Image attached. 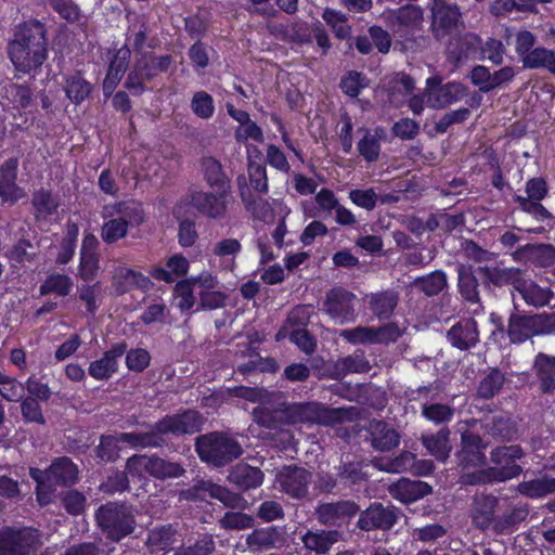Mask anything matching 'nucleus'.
<instances>
[{"label":"nucleus","instance_id":"nucleus-1","mask_svg":"<svg viewBox=\"0 0 555 555\" xmlns=\"http://www.w3.org/2000/svg\"><path fill=\"white\" fill-rule=\"evenodd\" d=\"M103 217L107 220L102 225L101 236L107 244L124 238L130 227H139L145 220L142 204L134 201L105 206Z\"/></svg>","mask_w":555,"mask_h":555},{"label":"nucleus","instance_id":"nucleus-2","mask_svg":"<svg viewBox=\"0 0 555 555\" xmlns=\"http://www.w3.org/2000/svg\"><path fill=\"white\" fill-rule=\"evenodd\" d=\"M196 452L203 462L220 467L241 456L243 449L231 436L210 433L197 437Z\"/></svg>","mask_w":555,"mask_h":555},{"label":"nucleus","instance_id":"nucleus-3","mask_svg":"<svg viewBox=\"0 0 555 555\" xmlns=\"http://www.w3.org/2000/svg\"><path fill=\"white\" fill-rule=\"evenodd\" d=\"M522 451L518 446H503L491 452L492 466L481 469L473 478L466 481L470 485L489 481H504L516 477L520 473V466L516 461L520 459Z\"/></svg>","mask_w":555,"mask_h":555},{"label":"nucleus","instance_id":"nucleus-4","mask_svg":"<svg viewBox=\"0 0 555 555\" xmlns=\"http://www.w3.org/2000/svg\"><path fill=\"white\" fill-rule=\"evenodd\" d=\"M289 423H319L330 425L343 422L348 417L346 409H330L320 403L293 404L285 409Z\"/></svg>","mask_w":555,"mask_h":555},{"label":"nucleus","instance_id":"nucleus-5","mask_svg":"<svg viewBox=\"0 0 555 555\" xmlns=\"http://www.w3.org/2000/svg\"><path fill=\"white\" fill-rule=\"evenodd\" d=\"M35 22L28 21L16 28L9 44V55L17 72L29 74L35 65L33 52Z\"/></svg>","mask_w":555,"mask_h":555},{"label":"nucleus","instance_id":"nucleus-6","mask_svg":"<svg viewBox=\"0 0 555 555\" xmlns=\"http://www.w3.org/2000/svg\"><path fill=\"white\" fill-rule=\"evenodd\" d=\"M96 519L108 537L115 541L130 534L134 528L132 515L125 505L106 504L99 508Z\"/></svg>","mask_w":555,"mask_h":555},{"label":"nucleus","instance_id":"nucleus-7","mask_svg":"<svg viewBox=\"0 0 555 555\" xmlns=\"http://www.w3.org/2000/svg\"><path fill=\"white\" fill-rule=\"evenodd\" d=\"M233 203L234 197L230 185L219 188L216 192L197 191L190 195V204L199 214L211 219L225 217Z\"/></svg>","mask_w":555,"mask_h":555},{"label":"nucleus","instance_id":"nucleus-8","mask_svg":"<svg viewBox=\"0 0 555 555\" xmlns=\"http://www.w3.org/2000/svg\"><path fill=\"white\" fill-rule=\"evenodd\" d=\"M487 446L479 436L468 433L462 435V450L459 457L463 470V483L469 485L466 481L467 478H473L481 469H488L483 452Z\"/></svg>","mask_w":555,"mask_h":555},{"label":"nucleus","instance_id":"nucleus-9","mask_svg":"<svg viewBox=\"0 0 555 555\" xmlns=\"http://www.w3.org/2000/svg\"><path fill=\"white\" fill-rule=\"evenodd\" d=\"M525 191L526 196H514V201L518 204L519 208L531 215L538 221L551 218L552 215L541 204V201L545 198L548 192L545 180L542 178L529 179L526 182Z\"/></svg>","mask_w":555,"mask_h":555},{"label":"nucleus","instance_id":"nucleus-10","mask_svg":"<svg viewBox=\"0 0 555 555\" xmlns=\"http://www.w3.org/2000/svg\"><path fill=\"white\" fill-rule=\"evenodd\" d=\"M78 480V467L67 457L55 460L44 473V479L39 480L37 476V501L46 504L48 501L40 496L44 488L53 486H67Z\"/></svg>","mask_w":555,"mask_h":555},{"label":"nucleus","instance_id":"nucleus-11","mask_svg":"<svg viewBox=\"0 0 555 555\" xmlns=\"http://www.w3.org/2000/svg\"><path fill=\"white\" fill-rule=\"evenodd\" d=\"M35 543L31 528L2 527L0 529V555H27Z\"/></svg>","mask_w":555,"mask_h":555},{"label":"nucleus","instance_id":"nucleus-12","mask_svg":"<svg viewBox=\"0 0 555 555\" xmlns=\"http://www.w3.org/2000/svg\"><path fill=\"white\" fill-rule=\"evenodd\" d=\"M465 94L464 86L459 82L439 85L434 78L427 79L426 96L428 107L435 109L444 108L463 99Z\"/></svg>","mask_w":555,"mask_h":555},{"label":"nucleus","instance_id":"nucleus-13","mask_svg":"<svg viewBox=\"0 0 555 555\" xmlns=\"http://www.w3.org/2000/svg\"><path fill=\"white\" fill-rule=\"evenodd\" d=\"M16 158H9L0 166V199L3 204L14 205L26 197L24 188L17 184Z\"/></svg>","mask_w":555,"mask_h":555},{"label":"nucleus","instance_id":"nucleus-14","mask_svg":"<svg viewBox=\"0 0 555 555\" xmlns=\"http://www.w3.org/2000/svg\"><path fill=\"white\" fill-rule=\"evenodd\" d=\"M203 417L196 411H185L181 414H175L164 417L156 425L159 434H194L202 429Z\"/></svg>","mask_w":555,"mask_h":555},{"label":"nucleus","instance_id":"nucleus-15","mask_svg":"<svg viewBox=\"0 0 555 555\" xmlns=\"http://www.w3.org/2000/svg\"><path fill=\"white\" fill-rule=\"evenodd\" d=\"M463 22L456 5L447 4L442 0H436L433 5V31L437 38H442L452 30L457 29Z\"/></svg>","mask_w":555,"mask_h":555},{"label":"nucleus","instance_id":"nucleus-16","mask_svg":"<svg viewBox=\"0 0 555 555\" xmlns=\"http://www.w3.org/2000/svg\"><path fill=\"white\" fill-rule=\"evenodd\" d=\"M354 296L344 289H332L327 293L324 302L325 312L337 324H344L354 319Z\"/></svg>","mask_w":555,"mask_h":555},{"label":"nucleus","instance_id":"nucleus-17","mask_svg":"<svg viewBox=\"0 0 555 555\" xmlns=\"http://www.w3.org/2000/svg\"><path fill=\"white\" fill-rule=\"evenodd\" d=\"M382 17L388 27L399 30H413L423 22V12L416 5H405L398 10H386Z\"/></svg>","mask_w":555,"mask_h":555},{"label":"nucleus","instance_id":"nucleus-18","mask_svg":"<svg viewBox=\"0 0 555 555\" xmlns=\"http://www.w3.org/2000/svg\"><path fill=\"white\" fill-rule=\"evenodd\" d=\"M397 518L395 507L373 504L361 514L358 525L362 530H387L395 525Z\"/></svg>","mask_w":555,"mask_h":555},{"label":"nucleus","instance_id":"nucleus-19","mask_svg":"<svg viewBox=\"0 0 555 555\" xmlns=\"http://www.w3.org/2000/svg\"><path fill=\"white\" fill-rule=\"evenodd\" d=\"M359 511L351 501L321 504L317 509L318 519L326 526H340L347 522Z\"/></svg>","mask_w":555,"mask_h":555},{"label":"nucleus","instance_id":"nucleus-20","mask_svg":"<svg viewBox=\"0 0 555 555\" xmlns=\"http://www.w3.org/2000/svg\"><path fill=\"white\" fill-rule=\"evenodd\" d=\"M242 250V245L236 238H222L218 241L211 250L210 264L221 271L233 272L236 267V257Z\"/></svg>","mask_w":555,"mask_h":555},{"label":"nucleus","instance_id":"nucleus-21","mask_svg":"<svg viewBox=\"0 0 555 555\" xmlns=\"http://www.w3.org/2000/svg\"><path fill=\"white\" fill-rule=\"evenodd\" d=\"M151 285L147 276L125 266H117L112 274V287L117 294H125L134 287L147 291Z\"/></svg>","mask_w":555,"mask_h":555},{"label":"nucleus","instance_id":"nucleus-22","mask_svg":"<svg viewBox=\"0 0 555 555\" xmlns=\"http://www.w3.org/2000/svg\"><path fill=\"white\" fill-rule=\"evenodd\" d=\"M125 344H117L109 350L105 351L99 360L92 361L88 372L91 377L98 380L108 379L118 370V359L126 352Z\"/></svg>","mask_w":555,"mask_h":555},{"label":"nucleus","instance_id":"nucleus-23","mask_svg":"<svg viewBox=\"0 0 555 555\" xmlns=\"http://www.w3.org/2000/svg\"><path fill=\"white\" fill-rule=\"evenodd\" d=\"M276 478L284 492L294 498H300L307 492L310 474L305 468L285 467Z\"/></svg>","mask_w":555,"mask_h":555},{"label":"nucleus","instance_id":"nucleus-24","mask_svg":"<svg viewBox=\"0 0 555 555\" xmlns=\"http://www.w3.org/2000/svg\"><path fill=\"white\" fill-rule=\"evenodd\" d=\"M516 292L529 306L543 307L551 304L554 296L552 289L547 286H541L530 279L521 276Z\"/></svg>","mask_w":555,"mask_h":555},{"label":"nucleus","instance_id":"nucleus-25","mask_svg":"<svg viewBox=\"0 0 555 555\" xmlns=\"http://www.w3.org/2000/svg\"><path fill=\"white\" fill-rule=\"evenodd\" d=\"M431 488L426 482L405 478L390 485L388 488L391 496L402 503L417 501L428 494Z\"/></svg>","mask_w":555,"mask_h":555},{"label":"nucleus","instance_id":"nucleus-26","mask_svg":"<svg viewBox=\"0 0 555 555\" xmlns=\"http://www.w3.org/2000/svg\"><path fill=\"white\" fill-rule=\"evenodd\" d=\"M237 189L240 192V196L242 202L244 203L247 210L253 212V215L266 222H270L273 220V210L270 204L261 198H254L249 188L247 186L246 177L241 175L237 178Z\"/></svg>","mask_w":555,"mask_h":555},{"label":"nucleus","instance_id":"nucleus-27","mask_svg":"<svg viewBox=\"0 0 555 555\" xmlns=\"http://www.w3.org/2000/svg\"><path fill=\"white\" fill-rule=\"evenodd\" d=\"M302 210L306 218H315L321 215H331L339 205L334 192L328 189H321L313 201L302 202Z\"/></svg>","mask_w":555,"mask_h":555},{"label":"nucleus","instance_id":"nucleus-28","mask_svg":"<svg viewBox=\"0 0 555 555\" xmlns=\"http://www.w3.org/2000/svg\"><path fill=\"white\" fill-rule=\"evenodd\" d=\"M477 323L473 319L462 320L451 327L448 333L451 344L459 349H468L478 341Z\"/></svg>","mask_w":555,"mask_h":555},{"label":"nucleus","instance_id":"nucleus-29","mask_svg":"<svg viewBox=\"0 0 555 555\" xmlns=\"http://www.w3.org/2000/svg\"><path fill=\"white\" fill-rule=\"evenodd\" d=\"M130 59V50L126 47L119 49L108 67L106 77L103 81L104 95L111 96L124 76Z\"/></svg>","mask_w":555,"mask_h":555},{"label":"nucleus","instance_id":"nucleus-30","mask_svg":"<svg viewBox=\"0 0 555 555\" xmlns=\"http://www.w3.org/2000/svg\"><path fill=\"white\" fill-rule=\"evenodd\" d=\"M369 431L371 435L372 447L375 450L382 452L389 451L396 448L400 442L399 434L384 422H371Z\"/></svg>","mask_w":555,"mask_h":555},{"label":"nucleus","instance_id":"nucleus-31","mask_svg":"<svg viewBox=\"0 0 555 555\" xmlns=\"http://www.w3.org/2000/svg\"><path fill=\"white\" fill-rule=\"evenodd\" d=\"M282 540L281 533L274 527L255 529L246 537V544L253 552L272 548Z\"/></svg>","mask_w":555,"mask_h":555},{"label":"nucleus","instance_id":"nucleus-32","mask_svg":"<svg viewBox=\"0 0 555 555\" xmlns=\"http://www.w3.org/2000/svg\"><path fill=\"white\" fill-rule=\"evenodd\" d=\"M338 539L339 533L336 530L321 532L307 531L301 537L305 547L309 551L315 552L317 554L327 553Z\"/></svg>","mask_w":555,"mask_h":555},{"label":"nucleus","instance_id":"nucleus-33","mask_svg":"<svg viewBox=\"0 0 555 555\" xmlns=\"http://www.w3.org/2000/svg\"><path fill=\"white\" fill-rule=\"evenodd\" d=\"M189 267V260L184 256L177 254L167 260L166 268L154 269L152 275L156 280L171 283L176 278L186 274Z\"/></svg>","mask_w":555,"mask_h":555},{"label":"nucleus","instance_id":"nucleus-34","mask_svg":"<svg viewBox=\"0 0 555 555\" xmlns=\"http://www.w3.org/2000/svg\"><path fill=\"white\" fill-rule=\"evenodd\" d=\"M449 435L448 429H441L435 435L423 436L422 442L433 456L443 462L449 457L452 450Z\"/></svg>","mask_w":555,"mask_h":555},{"label":"nucleus","instance_id":"nucleus-35","mask_svg":"<svg viewBox=\"0 0 555 555\" xmlns=\"http://www.w3.org/2000/svg\"><path fill=\"white\" fill-rule=\"evenodd\" d=\"M496 500L490 495H480L475 499L473 521L481 529L488 528L493 520Z\"/></svg>","mask_w":555,"mask_h":555},{"label":"nucleus","instance_id":"nucleus-36","mask_svg":"<svg viewBox=\"0 0 555 555\" xmlns=\"http://www.w3.org/2000/svg\"><path fill=\"white\" fill-rule=\"evenodd\" d=\"M456 272L459 288L463 298L467 301L477 302L479 300L478 282L473 274L472 268L466 264H459Z\"/></svg>","mask_w":555,"mask_h":555},{"label":"nucleus","instance_id":"nucleus-37","mask_svg":"<svg viewBox=\"0 0 555 555\" xmlns=\"http://www.w3.org/2000/svg\"><path fill=\"white\" fill-rule=\"evenodd\" d=\"M230 478L242 488H256L262 483L263 474L257 468L247 464H238L231 473Z\"/></svg>","mask_w":555,"mask_h":555},{"label":"nucleus","instance_id":"nucleus-38","mask_svg":"<svg viewBox=\"0 0 555 555\" xmlns=\"http://www.w3.org/2000/svg\"><path fill=\"white\" fill-rule=\"evenodd\" d=\"M384 135L382 129L366 131L363 138L358 142L357 147L360 155L369 163L376 162L380 153V139Z\"/></svg>","mask_w":555,"mask_h":555},{"label":"nucleus","instance_id":"nucleus-39","mask_svg":"<svg viewBox=\"0 0 555 555\" xmlns=\"http://www.w3.org/2000/svg\"><path fill=\"white\" fill-rule=\"evenodd\" d=\"M371 369L370 362L362 352H356L338 359L334 364L336 376H343L349 373H365Z\"/></svg>","mask_w":555,"mask_h":555},{"label":"nucleus","instance_id":"nucleus-40","mask_svg":"<svg viewBox=\"0 0 555 555\" xmlns=\"http://www.w3.org/2000/svg\"><path fill=\"white\" fill-rule=\"evenodd\" d=\"M537 374L541 379V388L547 392L555 388V358L539 353L534 361Z\"/></svg>","mask_w":555,"mask_h":555},{"label":"nucleus","instance_id":"nucleus-41","mask_svg":"<svg viewBox=\"0 0 555 555\" xmlns=\"http://www.w3.org/2000/svg\"><path fill=\"white\" fill-rule=\"evenodd\" d=\"M526 68H544L555 74V51L542 47L534 48L524 57Z\"/></svg>","mask_w":555,"mask_h":555},{"label":"nucleus","instance_id":"nucleus-42","mask_svg":"<svg viewBox=\"0 0 555 555\" xmlns=\"http://www.w3.org/2000/svg\"><path fill=\"white\" fill-rule=\"evenodd\" d=\"M485 273L492 284L496 286L512 285L515 291L522 276L521 271L516 268H486Z\"/></svg>","mask_w":555,"mask_h":555},{"label":"nucleus","instance_id":"nucleus-43","mask_svg":"<svg viewBox=\"0 0 555 555\" xmlns=\"http://www.w3.org/2000/svg\"><path fill=\"white\" fill-rule=\"evenodd\" d=\"M531 315H512L508 322V336L513 343L520 344L534 336Z\"/></svg>","mask_w":555,"mask_h":555},{"label":"nucleus","instance_id":"nucleus-44","mask_svg":"<svg viewBox=\"0 0 555 555\" xmlns=\"http://www.w3.org/2000/svg\"><path fill=\"white\" fill-rule=\"evenodd\" d=\"M64 88L67 98L76 104L85 101L92 90V86L79 74L68 76Z\"/></svg>","mask_w":555,"mask_h":555},{"label":"nucleus","instance_id":"nucleus-45","mask_svg":"<svg viewBox=\"0 0 555 555\" xmlns=\"http://www.w3.org/2000/svg\"><path fill=\"white\" fill-rule=\"evenodd\" d=\"M184 473L180 464L151 456L150 475L156 478H177Z\"/></svg>","mask_w":555,"mask_h":555},{"label":"nucleus","instance_id":"nucleus-46","mask_svg":"<svg viewBox=\"0 0 555 555\" xmlns=\"http://www.w3.org/2000/svg\"><path fill=\"white\" fill-rule=\"evenodd\" d=\"M322 17L332 27L337 38H350L351 26L348 24V17L346 14L333 9H325Z\"/></svg>","mask_w":555,"mask_h":555},{"label":"nucleus","instance_id":"nucleus-47","mask_svg":"<svg viewBox=\"0 0 555 555\" xmlns=\"http://www.w3.org/2000/svg\"><path fill=\"white\" fill-rule=\"evenodd\" d=\"M397 304L398 296L392 292H385L371 297L370 308L378 318H387L392 313Z\"/></svg>","mask_w":555,"mask_h":555},{"label":"nucleus","instance_id":"nucleus-48","mask_svg":"<svg viewBox=\"0 0 555 555\" xmlns=\"http://www.w3.org/2000/svg\"><path fill=\"white\" fill-rule=\"evenodd\" d=\"M414 455L410 452H402L400 455L392 460L376 459L373 466L379 470L387 473H401L408 469L414 461Z\"/></svg>","mask_w":555,"mask_h":555},{"label":"nucleus","instance_id":"nucleus-49","mask_svg":"<svg viewBox=\"0 0 555 555\" xmlns=\"http://www.w3.org/2000/svg\"><path fill=\"white\" fill-rule=\"evenodd\" d=\"M175 305L181 311H188L195 305L194 287L185 279L178 282L173 289Z\"/></svg>","mask_w":555,"mask_h":555},{"label":"nucleus","instance_id":"nucleus-50","mask_svg":"<svg viewBox=\"0 0 555 555\" xmlns=\"http://www.w3.org/2000/svg\"><path fill=\"white\" fill-rule=\"evenodd\" d=\"M520 492L530 498H540L555 492V478H539L519 486Z\"/></svg>","mask_w":555,"mask_h":555},{"label":"nucleus","instance_id":"nucleus-51","mask_svg":"<svg viewBox=\"0 0 555 555\" xmlns=\"http://www.w3.org/2000/svg\"><path fill=\"white\" fill-rule=\"evenodd\" d=\"M413 284L422 289L426 295L433 296L437 295L447 285V278L443 272L436 271L427 276L416 279Z\"/></svg>","mask_w":555,"mask_h":555},{"label":"nucleus","instance_id":"nucleus-52","mask_svg":"<svg viewBox=\"0 0 555 555\" xmlns=\"http://www.w3.org/2000/svg\"><path fill=\"white\" fill-rule=\"evenodd\" d=\"M117 439L119 444L126 443L133 448L157 447L162 442V439L155 433H122L117 435Z\"/></svg>","mask_w":555,"mask_h":555},{"label":"nucleus","instance_id":"nucleus-53","mask_svg":"<svg viewBox=\"0 0 555 555\" xmlns=\"http://www.w3.org/2000/svg\"><path fill=\"white\" fill-rule=\"evenodd\" d=\"M202 169L205 179L210 186H227L225 175L222 170L221 164L217 159L212 157L204 158L202 162Z\"/></svg>","mask_w":555,"mask_h":555},{"label":"nucleus","instance_id":"nucleus-54","mask_svg":"<svg viewBox=\"0 0 555 555\" xmlns=\"http://www.w3.org/2000/svg\"><path fill=\"white\" fill-rule=\"evenodd\" d=\"M340 337L346 339L348 343L353 345L359 344H376L378 340L376 337L375 328L358 326L350 330H344L340 332Z\"/></svg>","mask_w":555,"mask_h":555},{"label":"nucleus","instance_id":"nucleus-55","mask_svg":"<svg viewBox=\"0 0 555 555\" xmlns=\"http://www.w3.org/2000/svg\"><path fill=\"white\" fill-rule=\"evenodd\" d=\"M191 108L197 117L208 119L215 112L214 100L207 92L198 91L192 98Z\"/></svg>","mask_w":555,"mask_h":555},{"label":"nucleus","instance_id":"nucleus-56","mask_svg":"<svg viewBox=\"0 0 555 555\" xmlns=\"http://www.w3.org/2000/svg\"><path fill=\"white\" fill-rule=\"evenodd\" d=\"M175 535L171 526L156 528L149 533L147 544L157 550H166L176 541Z\"/></svg>","mask_w":555,"mask_h":555},{"label":"nucleus","instance_id":"nucleus-57","mask_svg":"<svg viewBox=\"0 0 555 555\" xmlns=\"http://www.w3.org/2000/svg\"><path fill=\"white\" fill-rule=\"evenodd\" d=\"M49 4L69 23H78L83 17L78 5L72 0H49Z\"/></svg>","mask_w":555,"mask_h":555},{"label":"nucleus","instance_id":"nucleus-58","mask_svg":"<svg viewBox=\"0 0 555 555\" xmlns=\"http://www.w3.org/2000/svg\"><path fill=\"white\" fill-rule=\"evenodd\" d=\"M285 414L281 409H270L267 404H260L253 411L254 420L262 427L276 428L280 414Z\"/></svg>","mask_w":555,"mask_h":555},{"label":"nucleus","instance_id":"nucleus-59","mask_svg":"<svg viewBox=\"0 0 555 555\" xmlns=\"http://www.w3.org/2000/svg\"><path fill=\"white\" fill-rule=\"evenodd\" d=\"M232 396L246 399L250 402H259L260 404H270L273 395L264 389L248 388L244 386L230 389Z\"/></svg>","mask_w":555,"mask_h":555},{"label":"nucleus","instance_id":"nucleus-60","mask_svg":"<svg viewBox=\"0 0 555 555\" xmlns=\"http://www.w3.org/2000/svg\"><path fill=\"white\" fill-rule=\"evenodd\" d=\"M220 526L229 530H244L254 526V518L250 515L229 512L220 519Z\"/></svg>","mask_w":555,"mask_h":555},{"label":"nucleus","instance_id":"nucleus-61","mask_svg":"<svg viewBox=\"0 0 555 555\" xmlns=\"http://www.w3.org/2000/svg\"><path fill=\"white\" fill-rule=\"evenodd\" d=\"M504 380V375L500 371L494 370L480 382L478 393L482 398H491L499 392Z\"/></svg>","mask_w":555,"mask_h":555},{"label":"nucleus","instance_id":"nucleus-62","mask_svg":"<svg viewBox=\"0 0 555 555\" xmlns=\"http://www.w3.org/2000/svg\"><path fill=\"white\" fill-rule=\"evenodd\" d=\"M72 281L68 276L62 274L51 275L42 285L41 294L56 293L57 295H67L72 288Z\"/></svg>","mask_w":555,"mask_h":555},{"label":"nucleus","instance_id":"nucleus-63","mask_svg":"<svg viewBox=\"0 0 555 555\" xmlns=\"http://www.w3.org/2000/svg\"><path fill=\"white\" fill-rule=\"evenodd\" d=\"M531 320L534 335L555 334V312L534 314L531 315Z\"/></svg>","mask_w":555,"mask_h":555},{"label":"nucleus","instance_id":"nucleus-64","mask_svg":"<svg viewBox=\"0 0 555 555\" xmlns=\"http://www.w3.org/2000/svg\"><path fill=\"white\" fill-rule=\"evenodd\" d=\"M215 550L211 535H205L193 545L180 548L175 555H209Z\"/></svg>","mask_w":555,"mask_h":555}]
</instances>
